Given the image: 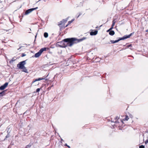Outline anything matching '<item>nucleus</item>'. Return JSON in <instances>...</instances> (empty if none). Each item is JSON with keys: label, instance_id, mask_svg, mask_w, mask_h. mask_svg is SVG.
I'll return each mask as SVG.
<instances>
[{"label": "nucleus", "instance_id": "f03ea898", "mask_svg": "<svg viewBox=\"0 0 148 148\" xmlns=\"http://www.w3.org/2000/svg\"><path fill=\"white\" fill-rule=\"evenodd\" d=\"M26 60L20 62L17 65V66L19 69H23L22 71L26 73H28L27 70L25 67V65L26 64Z\"/></svg>", "mask_w": 148, "mask_h": 148}, {"label": "nucleus", "instance_id": "c85d7f7f", "mask_svg": "<svg viewBox=\"0 0 148 148\" xmlns=\"http://www.w3.org/2000/svg\"><path fill=\"white\" fill-rule=\"evenodd\" d=\"M67 147L69 148H70V147L69 146V145H67Z\"/></svg>", "mask_w": 148, "mask_h": 148}, {"label": "nucleus", "instance_id": "aec40b11", "mask_svg": "<svg viewBox=\"0 0 148 148\" xmlns=\"http://www.w3.org/2000/svg\"><path fill=\"white\" fill-rule=\"evenodd\" d=\"M110 42L112 43L113 44V43H115V41H114V40H111L110 41Z\"/></svg>", "mask_w": 148, "mask_h": 148}, {"label": "nucleus", "instance_id": "f3484780", "mask_svg": "<svg viewBox=\"0 0 148 148\" xmlns=\"http://www.w3.org/2000/svg\"><path fill=\"white\" fill-rule=\"evenodd\" d=\"M128 119H129V118L127 116L125 117L124 120L127 121L128 120Z\"/></svg>", "mask_w": 148, "mask_h": 148}, {"label": "nucleus", "instance_id": "2eb2a0df", "mask_svg": "<svg viewBox=\"0 0 148 148\" xmlns=\"http://www.w3.org/2000/svg\"><path fill=\"white\" fill-rule=\"evenodd\" d=\"M8 82H6L3 85L5 88L8 86Z\"/></svg>", "mask_w": 148, "mask_h": 148}, {"label": "nucleus", "instance_id": "20e7f679", "mask_svg": "<svg viewBox=\"0 0 148 148\" xmlns=\"http://www.w3.org/2000/svg\"><path fill=\"white\" fill-rule=\"evenodd\" d=\"M134 34V33H131L128 35H126L123 36L121 38H120L118 40H115V43L117 42L120 40H123L124 39L129 38L130 36Z\"/></svg>", "mask_w": 148, "mask_h": 148}, {"label": "nucleus", "instance_id": "0eeeda50", "mask_svg": "<svg viewBox=\"0 0 148 148\" xmlns=\"http://www.w3.org/2000/svg\"><path fill=\"white\" fill-rule=\"evenodd\" d=\"M44 79V78H38L37 79H35L34 81H33L32 83V84H34L35 82L36 81H40L41 80H42Z\"/></svg>", "mask_w": 148, "mask_h": 148}, {"label": "nucleus", "instance_id": "423d86ee", "mask_svg": "<svg viewBox=\"0 0 148 148\" xmlns=\"http://www.w3.org/2000/svg\"><path fill=\"white\" fill-rule=\"evenodd\" d=\"M68 19V18H66L65 19H63L62 21H61L59 23H58V25L60 26V25L62 24L63 23H65L67 21Z\"/></svg>", "mask_w": 148, "mask_h": 148}, {"label": "nucleus", "instance_id": "a878e982", "mask_svg": "<svg viewBox=\"0 0 148 148\" xmlns=\"http://www.w3.org/2000/svg\"><path fill=\"white\" fill-rule=\"evenodd\" d=\"M15 60H14V59H13L12 60H11L10 61V62H13V61H14Z\"/></svg>", "mask_w": 148, "mask_h": 148}, {"label": "nucleus", "instance_id": "dca6fc26", "mask_svg": "<svg viewBox=\"0 0 148 148\" xmlns=\"http://www.w3.org/2000/svg\"><path fill=\"white\" fill-rule=\"evenodd\" d=\"M31 146V145H27L25 148H28L30 147Z\"/></svg>", "mask_w": 148, "mask_h": 148}, {"label": "nucleus", "instance_id": "72a5a7b5", "mask_svg": "<svg viewBox=\"0 0 148 148\" xmlns=\"http://www.w3.org/2000/svg\"><path fill=\"white\" fill-rule=\"evenodd\" d=\"M146 32H148V30L146 31Z\"/></svg>", "mask_w": 148, "mask_h": 148}, {"label": "nucleus", "instance_id": "393cba45", "mask_svg": "<svg viewBox=\"0 0 148 148\" xmlns=\"http://www.w3.org/2000/svg\"><path fill=\"white\" fill-rule=\"evenodd\" d=\"M22 47V46H20L19 48L18 49V50H19Z\"/></svg>", "mask_w": 148, "mask_h": 148}, {"label": "nucleus", "instance_id": "bb28decb", "mask_svg": "<svg viewBox=\"0 0 148 148\" xmlns=\"http://www.w3.org/2000/svg\"><path fill=\"white\" fill-rule=\"evenodd\" d=\"M111 30V29H110V28L109 29V30H108L107 31V32H109L110 31V30Z\"/></svg>", "mask_w": 148, "mask_h": 148}, {"label": "nucleus", "instance_id": "7ed1b4c3", "mask_svg": "<svg viewBox=\"0 0 148 148\" xmlns=\"http://www.w3.org/2000/svg\"><path fill=\"white\" fill-rule=\"evenodd\" d=\"M48 48L46 47H44L41 48L38 51V52L36 53L34 55V57L36 58H38L41 55L42 53L44 51H46L47 49H48Z\"/></svg>", "mask_w": 148, "mask_h": 148}, {"label": "nucleus", "instance_id": "b1692460", "mask_svg": "<svg viewBox=\"0 0 148 148\" xmlns=\"http://www.w3.org/2000/svg\"><path fill=\"white\" fill-rule=\"evenodd\" d=\"M38 84H39V83H36V84H34V85L36 86V85H38Z\"/></svg>", "mask_w": 148, "mask_h": 148}, {"label": "nucleus", "instance_id": "4be33fe9", "mask_svg": "<svg viewBox=\"0 0 148 148\" xmlns=\"http://www.w3.org/2000/svg\"><path fill=\"white\" fill-rule=\"evenodd\" d=\"M25 56H26V55H25V54H24V53H23V54H22V56H22V57H23Z\"/></svg>", "mask_w": 148, "mask_h": 148}, {"label": "nucleus", "instance_id": "412c9836", "mask_svg": "<svg viewBox=\"0 0 148 148\" xmlns=\"http://www.w3.org/2000/svg\"><path fill=\"white\" fill-rule=\"evenodd\" d=\"M10 136V135L9 134H8L6 136V138H8Z\"/></svg>", "mask_w": 148, "mask_h": 148}, {"label": "nucleus", "instance_id": "1a4fd4ad", "mask_svg": "<svg viewBox=\"0 0 148 148\" xmlns=\"http://www.w3.org/2000/svg\"><path fill=\"white\" fill-rule=\"evenodd\" d=\"M115 23L116 21L115 20H113L112 21V25L111 27L110 28V29H113V27L114 26Z\"/></svg>", "mask_w": 148, "mask_h": 148}, {"label": "nucleus", "instance_id": "f257e3e1", "mask_svg": "<svg viewBox=\"0 0 148 148\" xmlns=\"http://www.w3.org/2000/svg\"><path fill=\"white\" fill-rule=\"evenodd\" d=\"M86 38L85 37H83L82 38L77 40L74 38H66L64 39L63 41L64 42L63 43L64 45H60L61 47H65L67 46H71L74 43H76V41H77V42H80L86 39Z\"/></svg>", "mask_w": 148, "mask_h": 148}, {"label": "nucleus", "instance_id": "4468645a", "mask_svg": "<svg viewBox=\"0 0 148 148\" xmlns=\"http://www.w3.org/2000/svg\"><path fill=\"white\" fill-rule=\"evenodd\" d=\"M6 130L7 131V132L8 134H10V127L7 128Z\"/></svg>", "mask_w": 148, "mask_h": 148}, {"label": "nucleus", "instance_id": "c9c22d12", "mask_svg": "<svg viewBox=\"0 0 148 148\" xmlns=\"http://www.w3.org/2000/svg\"><path fill=\"white\" fill-rule=\"evenodd\" d=\"M53 86V85H52L51 86Z\"/></svg>", "mask_w": 148, "mask_h": 148}, {"label": "nucleus", "instance_id": "9b49d317", "mask_svg": "<svg viewBox=\"0 0 148 148\" xmlns=\"http://www.w3.org/2000/svg\"><path fill=\"white\" fill-rule=\"evenodd\" d=\"M74 20V19H72L71 21H69L68 22V24L65 26V27H67L68 25H70L71 23H72Z\"/></svg>", "mask_w": 148, "mask_h": 148}, {"label": "nucleus", "instance_id": "f8f14e48", "mask_svg": "<svg viewBox=\"0 0 148 148\" xmlns=\"http://www.w3.org/2000/svg\"><path fill=\"white\" fill-rule=\"evenodd\" d=\"M44 35L45 38H47L48 36V34L47 32H45L44 33Z\"/></svg>", "mask_w": 148, "mask_h": 148}, {"label": "nucleus", "instance_id": "9d476101", "mask_svg": "<svg viewBox=\"0 0 148 148\" xmlns=\"http://www.w3.org/2000/svg\"><path fill=\"white\" fill-rule=\"evenodd\" d=\"M115 34V32L114 31L112 30L110 31L109 34L111 36Z\"/></svg>", "mask_w": 148, "mask_h": 148}, {"label": "nucleus", "instance_id": "473e14b6", "mask_svg": "<svg viewBox=\"0 0 148 148\" xmlns=\"http://www.w3.org/2000/svg\"><path fill=\"white\" fill-rule=\"evenodd\" d=\"M36 36H35V38H36Z\"/></svg>", "mask_w": 148, "mask_h": 148}, {"label": "nucleus", "instance_id": "6ab92c4d", "mask_svg": "<svg viewBox=\"0 0 148 148\" xmlns=\"http://www.w3.org/2000/svg\"><path fill=\"white\" fill-rule=\"evenodd\" d=\"M40 88H38L36 90V92H38L40 91Z\"/></svg>", "mask_w": 148, "mask_h": 148}, {"label": "nucleus", "instance_id": "39448f33", "mask_svg": "<svg viewBox=\"0 0 148 148\" xmlns=\"http://www.w3.org/2000/svg\"><path fill=\"white\" fill-rule=\"evenodd\" d=\"M38 8L37 7L35 8H32L28 9L25 12V15H27L29 14V13L32 12L33 11L38 9Z\"/></svg>", "mask_w": 148, "mask_h": 148}, {"label": "nucleus", "instance_id": "cd10ccee", "mask_svg": "<svg viewBox=\"0 0 148 148\" xmlns=\"http://www.w3.org/2000/svg\"><path fill=\"white\" fill-rule=\"evenodd\" d=\"M4 91L0 93V95L2 94V93H3Z\"/></svg>", "mask_w": 148, "mask_h": 148}, {"label": "nucleus", "instance_id": "6e6552de", "mask_svg": "<svg viewBox=\"0 0 148 148\" xmlns=\"http://www.w3.org/2000/svg\"><path fill=\"white\" fill-rule=\"evenodd\" d=\"M97 33V31H95L94 32H92L90 33V35L91 36L95 35Z\"/></svg>", "mask_w": 148, "mask_h": 148}, {"label": "nucleus", "instance_id": "f704fd0d", "mask_svg": "<svg viewBox=\"0 0 148 148\" xmlns=\"http://www.w3.org/2000/svg\"><path fill=\"white\" fill-rule=\"evenodd\" d=\"M8 31V30H6V32H7Z\"/></svg>", "mask_w": 148, "mask_h": 148}, {"label": "nucleus", "instance_id": "a211bd4d", "mask_svg": "<svg viewBox=\"0 0 148 148\" xmlns=\"http://www.w3.org/2000/svg\"><path fill=\"white\" fill-rule=\"evenodd\" d=\"M139 148H145V146L143 145L139 146Z\"/></svg>", "mask_w": 148, "mask_h": 148}, {"label": "nucleus", "instance_id": "c756f323", "mask_svg": "<svg viewBox=\"0 0 148 148\" xmlns=\"http://www.w3.org/2000/svg\"><path fill=\"white\" fill-rule=\"evenodd\" d=\"M67 145H67V144H65V146H67Z\"/></svg>", "mask_w": 148, "mask_h": 148}, {"label": "nucleus", "instance_id": "ddd939ff", "mask_svg": "<svg viewBox=\"0 0 148 148\" xmlns=\"http://www.w3.org/2000/svg\"><path fill=\"white\" fill-rule=\"evenodd\" d=\"M5 88V87L3 85L1 86L0 87V90H3Z\"/></svg>", "mask_w": 148, "mask_h": 148}, {"label": "nucleus", "instance_id": "5701e85b", "mask_svg": "<svg viewBox=\"0 0 148 148\" xmlns=\"http://www.w3.org/2000/svg\"><path fill=\"white\" fill-rule=\"evenodd\" d=\"M148 143V140H147L145 142V144H147Z\"/></svg>", "mask_w": 148, "mask_h": 148}, {"label": "nucleus", "instance_id": "2f4dec72", "mask_svg": "<svg viewBox=\"0 0 148 148\" xmlns=\"http://www.w3.org/2000/svg\"><path fill=\"white\" fill-rule=\"evenodd\" d=\"M63 140L62 138H61V141H62Z\"/></svg>", "mask_w": 148, "mask_h": 148}, {"label": "nucleus", "instance_id": "7c9ffc66", "mask_svg": "<svg viewBox=\"0 0 148 148\" xmlns=\"http://www.w3.org/2000/svg\"><path fill=\"white\" fill-rule=\"evenodd\" d=\"M80 15V14H79V15L77 16V18H78V17Z\"/></svg>", "mask_w": 148, "mask_h": 148}]
</instances>
